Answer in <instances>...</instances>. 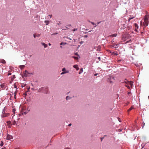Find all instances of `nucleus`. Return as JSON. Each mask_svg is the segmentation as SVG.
<instances>
[{
  "instance_id": "nucleus-1",
  "label": "nucleus",
  "mask_w": 149,
  "mask_h": 149,
  "mask_svg": "<svg viewBox=\"0 0 149 149\" xmlns=\"http://www.w3.org/2000/svg\"><path fill=\"white\" fill-rule=\"evenodd\" d=\"M37 91L39 92H42L45 93H47L48 91V88L47 87H43L37 89Z\"/></svg>"
},
{
  "instance_id": "nucleus-2",
  "label": "nucleus",
  "mask_w": 149,
  "mask_h": 149,
  "mask_svg": "<svg viewBox=\"0 0 149 149\" xmlns=\"http://www.w3.org/2000/svg\"><path fill=\"white\" fill-rule=\"evenodd\" d=\"M9 115V113H6L4 110V108L2 112V114L1 115V116L2 118H4L8 116Z\"/></svg>"
},
{
  "instance_id": "nucleus-3",
  "label": "nucleus",
  "mask_w": 149,
  "mask_h": 149,
  "mask_svg": "<svg viewBox=\"0 0 149 149\" xmlns=\"http://www.w3.org/2000/svg\"><path fill=\"white\" fill-rule=\"evenodd\" d=\"M123 83H125L127 85H130L131 86V88H132L133 87V82L132 81H124Z\"/></svg>"
},
{
  "instance_id": "nucleus-4",
  "label": "nucleus",
  "mask_w": 149,
  "mask_h": 149,
  "mask_svg": "<svg viewBox=\"0 0 149 149\" xmlns=\"http://www.w3.org/2000/svg\"><path fill=\"white\" fill-rule=\"evenodd\" d=\"M33 74L29 73L28 72V71L26 70L25 71V72L24 73V76L25 77H26L27 76H29V75L30 74Z\"/></svg>"
},
{
  "instance_id": "nucleus-5",
  "label": "nucleus",
  "mask_w": 149,
  "mask_h": 149,
  "mask_svg": "<svg viewBox=\"0 0 149 149\" xmlns=\"http://www.w3.org/2000/svg\"><path fill=\"white\" fill-rule=\"evenodd\" d=\"M13 138V137L12 135H10L9 134H8L6 137V139L7 140H10L12 139Z\"/></svg>"
},
{
  "instance_id": "nucleus-6",
  "label": "nucleus",
  "mask_w": 149,
  "mask_h": 149,
  "mask_svg": "<svg viewBox=\"0 0 149 149\" xmlns=\"http://www.w3.org/2000/svg\"><path fill=\"white\" fill-rule=\"evenodd\" d=\"M17 115H16V116H13V117H12V119H14V121H13V123H12V124L13 125H15V124H16V121H15V120L14 119V118L15 117H17Z\"/></svg>"
},
{
  "instance_id": "nucleus-7",
  "label": "nucleus",
  "mask_w": 149,
  "mask_h": 149,
  "mask_svg": "<svg viewBox=\"0 0 149 149\" xmlns=\"http://www.w3.org/2000/svg\"><path fill=\"white\" fill-rule=\"evenodd\" d=\"M148 20H144V23H143V25L145 26H147L148 24Z\"/></svg>"
},
{
  "instance_id": "nucleus-8",
  "label": "nucleus",
  "mask_w": 149,
  "mask_h": 149,
  "mask_svg": "<svg viewBox=\"0 0 149 149\" xmlns=\"http://www.w3.org/2000/svg\"><path fill=\"white\" fill-rule=\"evenodd\" d=\"M73 67L74 68L76 69L77 70H78L79 69V68L78 65H74L73 66Z\"/></svg>"
},
{
  "instance_id": "nucleus-9",
  "label": "nucleus",
  "mask_w": 149,
  "mask_h": 149,
  "mask_svg": "<svg viewBox=\"0 0 149 149\" xmlns=\"http://www.w3.org/2000/svg\"><path fill=\"white\" fill-rule=\"evenodd\" d=\"M7 123L8 125V127H10V125L11 123V122L10 121H7Z\"/></svg>"
},
{
  "instance_id": "nucleus-10",
  "label": "nucleus",
  "mask_w": 149,
  "mask_h": 149,
  "mask_svg": "<svg viewBox=\"0 0 149 149\" xmlns=\"http://www.w3.org/2000/svg\"><path fill=\"white\" fill-rule=\"evenodd\" d=\"M41 44L42 45L44 46V47L45 48H46L47 46V44H45L43 42H42Z\"/></svg>"
},
{
  "instance_id": "nucleus-11",
  "label": "nucleus",
  "mask_w": 149,
  "mask_h": 149,
  "mask_svg": "<svg viewBox=\"0 0 149 149\" xmlns=\"http://www.w3.org/2000/svg\"><path fill=\"white\" fill-rule=\"evenodd\" d=\"M148 15H145L144 18V20H148Z\"/></svg>"
},
{
  "instance_id": "nucleus-12",
  "label": "nucleus",
  "mask_w": 149,
  "mask_h": 149,
  "mask_svg": "<svg viewBox=\"0 0 149 149\" xmlns=\"http://www.w3.org/2000/svg\"><path fill=\"white\" fill-rule=\"evenodd\" d=\"M46 24V25H48L49 23V21L47 20H45L44 22Z\"/></svg>"
},
{
  "instance_id": "nucleus-13",
  "label": "nucleus",
  "mask_w": 149,
  "mask_h": 149,
  "mask_svg": "<svg viewBox=\"0 0 149 149\" xmlns=\"http://www.w3.org/2000/svg\"><path fill=\"white\" fill-rule=\"evenodd\" d=\"M134 109V107L133 106H132L128 110H127V111L128 112L130 111L131 110H132V109Z\"/></svg>"
},
{
  "instance_id": "nucleus-14",
  "label": "nucleus",
  "mask_w": 149,
  "mask_h": 149,
  "mask_svg": "<svg viewBox=\"0 0 149 149\" xmlns=\"http://www.w3.org/2000/svg\"><path fill=\"white\" fill-rule=\"evenodd\" d=\"M0 62L3 63V64H5L6 63V61L4 60H1V61H0Z\"/></svg>"
},
{
  "instance_id": "nucleus-15",
  "label": "nucleus",
  "mask_w": 149,
  "mask_h": 149,
  "mask_svg": "<svg viewBox=\"0 0 149 149\" xmlns=\"http://www.w3.org/2000/svg\"><path fill=\"white\" fill-rule=\"evenodd\" d=\"M69 72V71H66V72H63L61 73V74H65V73H68Z\"/></svg>"
},
{
  "instance_id": "nucleus-16",
  "label": "nucleus",
  "mask_w": 149,
  "mask_h": 149,
  "mask_svg": "<svg viewBox=\"0 0 149 149\" xmlns=\"http://www.w3.org/2000/svg\"><path fill=\"white\" fill-rule=\"evenodd\" d=\"M110 36H112L113 37H116L117 36V34H113L112 35H111Z\"/></svg>"
},
{
  "instance_id": "nucleus-17",
  "label": "nucleus",
  "mask_w": 149,
  "mask_h": 149,
  "mask_svg": "<svg viewBox=\"0 0 149 149\" xmlns=\"http://www.w3.org/2000/svg\"><path fill=\"white\" fill-rule=\"evenodd\" d=\"M83 72V69L81 68L80 70V72H79V74H80Z\"/></svg>"
},
{
  "instance_id": "nucleus-18",
  "label": "nucleus",
  "mask_w": 149,
  "mask_h": 149,
  "mask_svg": "<svg viewBox=\"0 0 149 149\" xmlns=\"http://www.w3.org/2000/svg\"><path fill=\"white\" fill-rule=\"evenodd\" d=\"M134 26L136 28H137V29L139 28V26L137 24L135 23L134 24Z\"/></svg>"
},
{
  "instance_id": "nucleus-19",
  "label": "nucleus",
  "mask_w": 149,
  "mask_h": 149,
  "mask_svg": "<svg viewBox=\"0 0 149 149\" xmlns=\"http://www.w3.org/2000/svg\"><path fill=\"white\" fill-rule=\"evenodd\" d=\"M72 57L74 58V59L76 60H78L79 58V57H76V56H72Z\"/></svg>"
},
{
  "instance_id": "nucleus-20",
  "label": "nucleus",
  "mask_w": 149,
  "mask_h": 149,
  "mask_svg": "<svg viewBox=\"0 0 149 149\" xmlns=\"http://www.w3.org/2000/svg\"><path fill=\"white\" fill-rule=\"evenodd\" d=\"M117 45H115L113 46V47L115 48H117L118 47L117 46Z\"/></svg>"
},
{
  "instance_id": "nucleus-21",
  "label": "nucleus",
  "mask_w": 149,
  "mask_h": 149,
  "mask_svg": "<svg viewBox=\"0 0 149 149\" xmlns=\"http://www.w3.org/2000/svg\"><path fill=\"white\" fill-rule=\"evenodd\" d=\"M24 66H25L24 65H21L20 66V67L21 68V69L24 68Z\"/></svg>"
},
{
  "instance_id": "nucleus-22",
  "label": "nucleus",
  "mask_w": 149,
  "mask_h": 149,
  "mask_svg": "<svg viewBox=\"0 0 149 149\" xmlns=\"http://www.w3.org/2000/svg\"><path fill=\"white\" fill-rule=\"evenodd\" d=\"M3 145V143L2 141H1V142L0 145L1 146H2Z\"/></svg>"
},
{
  "instance_id": "nucleus-23",
  "label": "nucleus",
  "mask_w": 149,
  "mask_h": 149,
  "mask_svg": "<svg viewBox=\"0 0 149 149\" xmlns=\"http://www.w3.org/2000/svg\"><path fill=\"white\" fill-rule=\"evenodd\" d=\"M14 88L16 89V90L17 89V87L16 85L15 84H14Z\"/></svg>"
},
{
  "instance_id": "nucleus-24",
  "label": "nucleus",
  "mask_w": 149,
  "mask_h": 149,
  "mask_svg": "<svg viewBox=\"0 0 149 149\" xmlns=\"http://www.w3.org/2000/svg\"><path fill=\"white\" fill-rule=\"evenodd\" d=\"M70 99V97L69 96H67L66 97V100H68L69 99Z\"/></svg>"
},
{
  "instance_id": "nucleus-25",
  "label": "nucleus",
  "mask_w": 149,
  "mask_h": 149,
  "mask_svg": "<svg viewBox=\"0 0 149 149\" xmlns=\"http://www.w3.org/2000/svg\"><path fill=\"white\" fill-rule=\"evenodd\" d=\"M91 24H92L93 25H95V26L94 27H96V26L97 25H96V24H95V23H94V22H91Z\"/></svg>"
},
{
  "instance_id": "nucleus-26",
  "label": "nucleus",
  "mask_w": 149,
  "mask_h": 149,
  "mask_svg": "<svg viewBox=\"0 0 149 149\" xmlns=\"http://www.w3.org/2000/svg\"><path fill=\"white\" fill-rule=\"evenodd\" d=\"M62 71L63 72H66V69L65 68H63L62 69Z\"/></svg>"
},
{
  "instance_id": "nucleus-27",
  "label": "nucleus",
  "mask_w": 149,
  "mask_h": 149,
  "mask_svg": "<svg viewBox=\"0 0 149 149\" xmlns=\"http://www.w3.org/2000/svg\"><path fill=\"white\" fill-rule=\"evenodd\" d=\"M77 30V28H75V29H73L72 30V31H76Z\"/></svg>"
},
{
  "instance_id": "nucleus-28",
  "label": "nucleus",
  "mask_w": 149,
  "mask_h": 149,
  "mask_svg": "<svg viewBox=\"0 0 149 149\" xmlns=\"http://www.w3.org/2000/svg\"><path fill=\"white\" fill-rule=\"evenodd\" d=\"M125 86L127 87L129 89H130V86H129V85H125Z\"/></svg>"
},
{
  "instance_id": "nucleus-29",
  "label": "nucleus",
  "mask_w": 149,
  "mask_h": 149,
  "mask_svg": "<svg viewBox=\"0 0 149 149\" xmlns=\"http://www.w3.org/2000/svg\"><path fill=\"white\" fill-rule=\"evenodd\" d=\"M66 44V43L61 42V43H60V45H65V44Z\"/></svg>"
},
{
  "instance_id": "nucleus-30",
  "label": "nucleus",
  "mask_w": 149,
  "mask_h": 149,
  "mask_svg": "<svg viewBox=\"0 0 149 149\" xmlns=\"http://www.w3.org/2000/svg\"><path fill=\"white\" fill-rule=\"evenodd\" d=\"M4 84H2L1 85V88H3L4 86Z\"/></svg>"
},
{
  "instance_id": "nucleus-31",
  "label": "nucleus",
  "mask_w": 149,
  "mask_h": 149,
  "mask_svg": "<svg viewBox=\"0 0 149 149\" xmlns=\"http://www.w3.org/2000/svg\"><path fill=\"white\" fill-rule=\"evenodd\" d=\"M16 94H17V92L16 91H15V92H14V96H16Z\"/></svg>"
},
{
  "instance_id": "nucleus-32",
  "label": "nucleus",
  "mask_w": 149,
  "mask_h": 149,
  "mask_svg": "<svg viewBox=\"0 0 149 149\" xmlns=\"http://www.w3.org/2000/svg\"><path fill=\"white\" fill-rule=\"evenodd\" d=\"M84 36V38H86L88 37V36L87 35H85Z\"/></svg>"
},
{
  "instance_id": "nucleus-33",
  "label": "nucleus",
  "mask_w": 149,
  "mask_h": 149,
  "mask_svg": "<svg viewBox=\"0 0 149 149\" xmlns=\"http://www.w3.org/2000/svg\"><path fill=\"white\" fill-rule=\"evenodd\" d=\"M84 41H81L80 42V44H82L83 43H84Z\"/></svg>"
},
{
  "instance_id": "nucleus-34",
  "label": "nucleus",
  "mask_w": 149,
  "mask_h": 149,
  "mask_svg": "<svg viewBox=\"0 0 149 149\" xmlns=\"http://www.w3.org/2000/svg\"><path fill=\"white\" fill-rule=\"evenodd\" d=\"M11 74V73H10V72H8V76H9V75H10Z\"/></svg>"
},
{
  "instance_id": "nucleus-35",
  "label": "nucleus",
  "mask_w": 149,
  "mask_h": 149,
  "mask_svg": "<svg viewBox=\"0 0 149 149\" xmlns=\"http://www.w3.org/2000/svg\"><path fill=\"white\" fill-rule=\"evenodd\" d=\"M118 120H119V121L120 122H121V120H120V119L119 118H118Z\"/></svg>"
},
{
  "instance_id": "nucleus-36",
  "label": "nucleus",
  "mask_w": 149,
  "mask_h": 149,
  "mask_svg": "<svg viewBox=\"0 0 149 149\" xmlns=\"http://www.w3.org/2000/svg\"><path fill=\"white\" fill-rule=\"evenodd\" d=\"M75 55H76L77 56H79V55L77 53H75Z\"/></svg>"
},
{
  "instance_id": "nucleus-37",
  "label": "nucleus",
  "mask_w": 149,
  "mask_h": 149,
  "mask_svg": "<svg viewBox=\"0 0 149 149\" xmlns=\"http://www.w3.org/2000/svg\"><path fill=\"white\" fill-rule=\"evenodd\" d=\"M58 34V33H53L52 34V35H56Z\"/></svg>"
},
{
  "instance_id": "nucleus-38",
  "label": "nucleus",
  "mask_w": 149,
  "mask_h": 149,
  "mask_svg": "<svg viewBox=\"0 0 149 149\" xmlns=\"http://www.w3.org/2000/svg\"><path fill=\"white\" fill-rule=\"evenodd\" d=\"M27 113V112H23V113L25 115Z\"/></svg>"
},
{
  "instance_id": "nucleus-39",
  "label": "nucleus",
  "mask_w": 149,
  "mask_h": 149,
  "mask_svg": "<svg viewBox=\"0 0 149 149\" xmlns=\"http://www.w3.org/2000/svg\"><path fill=\"white\" fill-rule=\"evenodd\" d=\"M131 19V18H130V17L129 18L128 21V22H130V20Z\"/></svg>"
},
{
  "instance_id": "nucleus-40",
  "label": "nucleus",
  "mask_w": 149,
  "mask_h": 149,
  "mask_svg": "<svg viewBox=\"0 0 149 149\" xmlns=\"http://www.w3.org/2000/svg\"><path fill=\"white\" fill-rule=\"evenodd\" d=\"M140 25H142V21H141L140 22Z\"/></svg>"
},
{
  "instance_id": "nucleus-41",
  "label": "nucleus",
  "mask_w": 149,
  "mask_h": 149,
  "mask_svg": "<svg viewBox=\"0 0 149 149\" xmlns=\"http://www.w3.org/2000/svg\"><path fill=\"white\" fill-rule=\"evenodd\" d=\"M98 59L100 61V57H98Z\"/></svg>"
},
{
  "instance_id": "nucleus-42",
  "label": "nucleus",
  "mask_w": 149,
  "mask_h": 149,
  "mask_svg": "<svg viewBox=\"0 0 149 149\" xmlns=\"http://www.w3.org/2000/svg\"><path fill=\"white\" fill-rule=\"evenodd\" d=\"M108 79L109 80V79ZM109 81L110 82V83H111L112 82V81H109Z\"/></svg>"
},
{
  "instance_id": "nucleus-43",
  "label": "nucleus",
  "mask_w": 149,
  "mask_h": 149,
  "mask_svg": "<svg viewBox=\"0 0 149 149\" xmlns=\"http://www.w3.org/2000/svg\"><path fill=\"white\" fill-rule=\"evenodd\" d=\"M49 16H50V18H51L52 17V15H49Z\"/></svg>"
},
{
  "instance_id": "nucleus-44",
  "label": "nucleus",
  "mask_w": 149,
  "mask_h": 149,
  "mask_svg": "<svg viewBox=\"0 0 149 149\" xmlns=\"http://www.w3.org/2000/svg\"><path fill=\"white\" fill-rule=\"evenodd\" d=\"M131 19H133L134 18V17H130Z\"/></svg>"
},
{
  "instance_id": "nucleus-45",
  "label": "nucleus",
  "mask_w": 149,
  "mask_h": 149,
  "mask_svg": "<svg viewBox=\"0 0 149 149\" xmlns=\"http://www.w3.org/2000/svg\"><path fill=\"white\" fill-rule=\"evenodd\" d=\"M97 74L96 73L94 74V76H97Z\"/></svg>"
},
{
  "instance_id": "nucleus-46",
  "label": "nucleus",
  "mask_w": 149,
  "mask_h": 149,
  "mask_svg": "<svg viewBox=\"0 0 149 149\" xmlns=\"http://www.w3.org/2000/svg\"><path fill=\"white\" fill-rule=\"evenodd\" d=\"M15 110L14 109H13V112H15Z\"/></svg>"
},
{
  "instance_id": "nucleus-47",
  "label": "nucleus",
  "mask_w": 149,
  "mask_h": 149,
  "mask_svg": "<svg viewBox=\"0 0 149 149\" xmlns=\"http://www.w3.org/2000/svg\"><path fill=\"white\" fill-rule=\"evenodd\" d=\"M115 54L116 55H118V54L117 53H115Z\"/></svg>"
},
{
  "instance_id": "nucleus-48",
  "label": "nucleus",
  "mask_w": 149,
  "mask_h": 149,
  "mask_svg": "<svg viewBox=\"0 0 149 149\" xmlns=\"http://www.w3.org/2000/svg\"><path fill=\"white\" fill-rule=\"evenodd\" d=\"M71 124H69L68 125V126H71Z\"/></svg>"
},
{
  "instance_id": "nucleus-49",
  "label": "nucleus",
  "mask_w": 149,
  "mask_h": 149,
  "mask_svg": "<svg viewBox=\"0 0 149 149\" xmlns=\"http://www.w3.org/2000/svg\"><path fill=\"white\" fill-rule=\"evenodd\" d=\"M61 24V23H60V22H59V23H58L57 24L58 25H59V24Z\"/></svg>"
},
{
  "instance_id": "nucleus-50",
  "label": "nucleus",
  "mask_w": 149,
  "mask_h": 149,
  "mask_svg": "<svg viewBox=\"0 0 149 149\" xmlns=\"http://www.w3.org/2000/svg\"><path fill=\"white\" fill-rule=\"evenodd\" d=\"M144 125H145V123H143V127H142V128H143V127H144Z\"/></svg>"
},
{
  "instance_id": "nucleus-51",
  "label": "nucleus",
  "mask_w": 149,
  "mask_h": 149,
  "mask_svg": "<svg viewBox=\"0 0 149 149\" xmlns=\"http://www.w3.org/2000/svg\"><path fill=\"white\" fill-rule=\"evenodd\" d=\"M103 139V138H101V141H102V140Z\"/></svg>"
},
{
  "instance_id": "nucleus-52",
  "label": "nucleus",
  "mask_w": 149,
  "mask_h": 149,
  "mask_svg": "<svg viewBox=\"0 0 149 149\" xmlns=\"http://www.w3.org/2000/svg\"><path fill=\"white\" fill-rule=\"evenodd\" d=\"M48 45H49V46H50L51 45V44L50 43H49Z\"/></svg>"
},
{
  "instance_id": "nucleus-53",
  "label": "nucleus",
  "mask_w": 149,
  "mask_h": 149,
  "mask_svg": "<svg viewBox=\"0 0 149 149\" xmlns=\"http://www.w3.org/2000/svg\"><path fill=\"white\" fill-rule=\"evenodd\" d=\"M65 149H70V148H65Z\"/></svg>"
},
{
  "instance_id": "nucleus-54",
  "label": "nucleus",
  "mask_w": 149,
  "mask_h": 149,
  "mask_svg": "<svg viewBox=\"0 0 149 149\" xmlns=\"http://www.w3.org/2000/svg\"><path fill=\"white\" fill-rule=\"evenodd\" d=\"M33 36H34V38H35L36 37V36H35V35H33Z\"/></svg>"
},
{
  "instance_id": "nucleus-55",
  "label": "nucleus",
  "mask_w": 149,
  "mask_h": 149,
  "mask_svg": "<svg viewBox=\"0 0 149 149\" xmlns=\"http://www.w3.org/2000/svg\"><path fill=\"white\" fill-rule=\"evenodd\" d=\"M100 22H97V24H99Z\"/></svg>"
},
{
  "instance_id": "nucleus-56",
  "label": "nucleus",
  "mask_w": 149,
  "mask_h": 149,
  "mask_svg": "<svg viewBox=\"0 0 149 149\" xmlns=\"http://www.w3.org/2000/svg\"><path fill=\"white\" fill-rule=\"evenodd\" d=\"M68 39H70V40H72V39H71V38H68Z\"/></svg>"
},
{
  "instance_id": "nucleus-57",
  "label": "nucleus",
  "mask_w": 149,
  "mask_h": 149,
  "mask_svg": "<svg viewBox=\"0 0 149 149\" xmlns=\"http://www.w3.org/2000/svg\"><path fill=\"white\" fill-rule=\"evenodd\" d=\"M1 149H6L5 148H2Z\"/></svg>"
},
{
  "instance_id": "nucleus-58",
  "label": "nucleus",
  "mask_w": 149,
  "mask_h": 149,
  "mask_svg": "<svg viewBox=\"0 0 149 149\" xmlns=\"http://www.w3.org/2000/svg\"><path fill=\"white\" fill-rule=\"evenodd\" d=\"M15 96H14V98H15V99L16 98Z\"/></svg>"
},
{
  "instance_id": "nucleus-59",
  "label": "nucleus",
  "mask_w": 149,
  "mask_h": 149,
  "mask_svg": "<svg viewBox=\"0 0 149 149\" xmlns=\"http://www.w3.org/2000/svg\"><path fill=\"white\" fill-rule=\"evenodd\" d=\"M130 93V92H128V95H129V94Z\"/></svg>"
},
{
  "instance_id": "nucleus-60",
  "label": "nucleus",
  "mask_w": 149,
  "mask_h": 149,
  "mask_svg": "<svg viewBox=\"0 0 149 149\" xmlns=\"http://www.w3.org/2000/svg\"><path fill=\"white\" fill-rule=\"evenodd\" d=\"M120 131H122V130L120 129Z\"/></svg>"
},
{
  "instance_id": "nucleus-61",
  "label": "nucleus",
  "mask_w": 149,
  "mask_h": 149,
  "mask_svg": "<svg viewBox=\"0 0 149 149\" xmlns=\"http://www.w3.org/2000/svg\"><path fill=\"white\" fill-rule=\"evenodd\" d=\"M60 47L61 48H62V46H60Z\"/></svg>"
},
{
  "instance_id": "nucleus-62",
  "label": "nucleus",
  "mask_w": 149,
  "mask_h": 149,
  "mask_svg": "<svg viewBox=\"0 0 149 149\" xmlns=\"http://www.w3.org/2000/svg\"><path fill=\"white\" fill-rule=\"evenodd\" d=\"M10 98H11V94H10Z\"/></svg>"
},
{
  "instance_id": "nucleus-63",
  "label": "nucleus",
  "mask_w": 149,
  "mask_h": 149,
  "mask_svg": "<svg viewBox=\"0 0 149 149\" xmlns=\"http://www.w3.org/2000/svg\"><path fill=\"white\" fill-rule=\"evenodd\" d=\"M71 25L70 24L69 25H68V26H70Z\"/></svg>"
},
{
  "instance_id": "nucleus-64",
  "label": "nucleus",
  "mask_w": 149,
  "mask_h": 149,
  "mask_svg": "<svg viewBox=\"0 0 149 149\" xmlns=\"http://www.w3.org/2000/svg\"><path fill=\"white\" fill-rule=\"evenodd\" d=\"M40 36V35H38V36Z\"/></svg>"
}]
</instances>
